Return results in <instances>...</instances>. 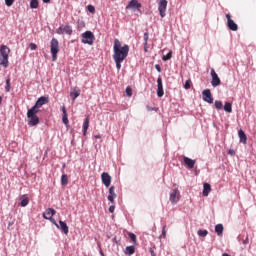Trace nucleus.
Here are the masks:
<instances>
[{
    "instance_id": "a19ab883",
    "label": "nucleus",
    "mask_w": 256,
    "mask_h": 256,
    "mask_svg": "<svg viewBox=\"0 0 256 256\" xmlns=\"http://www.w3.org/2000/svg\"><path fill=\"white\" fill-rule=\"evenodd\" d=\"M88 11H89V13H95V6L88 5Z\"/></svg>"
},
{
    "instance_id": "4468645a",
    "label": "nucleus",
    "mask_w": 256,
    "mask_h": 256,
    "mask_svg": "<svg viewBox=\"0 0 256 256\" xmlns=\"http://www.w3.org/2000/svg\"><path fill=\"white\" fill-rule=\"evenodd\" d=\"M179 197H180L179 190L174 189V190L170 193V201H171V203H177V202L179 201Z\"/></svg>"
},
{
    "instance_id": "37998d69",
    "label": "nucleus",
    "mask_w": 256,
    "mask_h": 256,
    "mask_svg": "<svg viewBox=\"0 0 256 256\" xmlns=\"http://www.w3.org/2000/svg\"><path fill=\"white\" fill-rule=\"evenodd\" d=\"M48 221H51V223H53V225H55V227H57V229H59V225H58L57 221H55L54 218H51Z\"/></svg>"
},
{
    "instance_id": "b1692460",
    "label": "nucleus",
    "mask_w": 256,
    "mask_h": 256,
    "mask_svg": "<svg viewBox=\"0 0 256 256\" xmlns=\"http://www.w3.org/2000/svg\"><path fill=\"white\" fill-rule=\"evenodd\" d=\"M224 111H226V113H233V105L230 102H226L224 105Z\"/></svg>"
},
{
    "instance_id": "3c124183",
    "label": "nucleus",
    "mask_w": 256,
    "mask_h": 256,
    "mask_svg": "<svg viewBox=\"0 0 256 256\" xmlns=\"http://www.w3.org/2000/svg\"><path fill=\"white\" fill-rule=\"evenodd\" d=\"M43 3H51V0H42Z\"/></svg>"
},
{
    "instance_id": "0eeeda50",
    "label": "nucleus",
    "mask_w": 256,
    "mask_h": 256,
    "mask_svg": "<svg viewBox=\"0 0 256 256\" xmlns=\"http://www.w3.org/2000/svg\"><path fill=\"white\" fill-rule=\"evenodd\" d=\"M47 103H49V97L41 96L40 98H38L32 109L39 111L40 107H43V105H47Z\"/></svg>"
},
{
    "instance_id": "4be33fe9",
    "label": "nucleus",
    "mask_w": 256,
    "mask_h": 256,
    "mask_svg": "<svg viewBox=\"0 0 256 256\" xmlns=\"http://www.w3.org/2000/svg\"><path fill=\"white\" fill-rule=\"evenodd\" d=\"M87 129H89V116L86 117L83 123V135H87Z\"/></svg>"
},
{
    "instance_id": "4d7b16f0",
    "label": "nucleus",
    "mask_w": 256,
    "mask_h": 256,
    "mask_svg": "<svg viewBox=\"0 0 256 256\" xmlns=\"http://www.w3.org/2000/svg\"><path fill=\"white\" fill-rule=\"evenodd\" d=\"M100 253H101V255H103V256H104L103 251H101Z\"/></svg>"
},
{
    "instance_id": "1a4fd4ad",
    "label": "nucleus",
    "mask_w": 256,
    "mask_h": 256,
    "mask_svg": "<svg viewBox=\"0 0 256 256\" xmlns=\"http://www.w3.org/2000/svg\"><path fill=\"white\" fill-rule=\"evenodd\" d=\"M167 0H160L158 3V11L160 13V16L165 17L167 14L165 13L167 11Z\"/></svg>"
},
{
    "instance_id": "2eb2a0df",
    "label": "nucleus",
    "mask_w": 256,
    "mask_h": 256,
    "mask_svg": "<svg viewBox=\"0 0 256 256\" xmlns=\"http://www.w3.org/2000/svg\"><path fill=\"white\" fill-rule=\"evenodd\" d=\"M116 198L117 194L115 193V186H111L109 188L108 201H110V203H114Z\"/></svg>"
},
{
    "instance_id": "4c0bfd02",
    "label": "nucleus",
    "mask_w": 256,
    "mask_h": 256,
    "mask_svg": "<svg viewBox=\"0 0 256 256\" xmlns=\"http://www.w3.org/2000/svg\"><path fill=\"white\" fill-rule=\"evenodd\" d=\"M128 235H129L131 241H133V243H136L137 236L134 233H129Z\"/></svg>"
},
{
    "instance_id": "423d86ee",
    "label": "nucleus",
    "mask_w": 256,
    "mask_h": 256,
    "mask_svg": "<svg viewBox=\"0 0 256 256\" xmlns=\"http://www.w3.org/2000/svg\"><path fill=\"white\" fill-rule=\"evenodd\" d=\"M58 35H73V28L69 25H60V27L56 30Z\"/></svg>"
},
{
    "instance_id": "2f4dec72",
    "label": "nucleus",
    "mask_w": 256,
    "mask_h": 256,
    "mask_svg": "<svg viewBox=\"0 0 256 256\" xmlns=\"http://www.w3.org/2000/svg\"><path fill=\"white\" fill-rule=\"evenodd\" d=\"M214 105H215L216 109H218V110L223 109V102H221L219 100H216Z\"/></svg>"
},
{
    "instance_id": "5701e85b",
    "label": "nucleus",
    "mask_w": 256,
    "mask_h": 256,
    "mask_svg": "<svg viewBox=\"0 0 256 256\" xmlns=\"http://www.w3.org/2000/svg\"><path fill=\"white\" fill-rule=\"evenodd\" d=\"M79 95H81V90L74 89L70 92V97H72L73 101H75Z\"/></svg>"
},
{
    "instance_id": "a878e982",
    "label": "nucleus",
    "mask_w": 256,
    "mask_h": 256,
    "mask_svg": "<svg viewBox=\"0 0 256 256\" xmlns=\"http://www.w3.org/2000/svg\"><path fill=\"white\" fill-rule=\"evenodd\" d=\"M135 253V246H127L125 249L126 255H133Z\"/></svg>"
},
{
    "instance_id": "58836bf2",
    "label": "nucleus",
    "mask_w": 256,
    "mask_h": 256,
    "mask_svg": "<svg viewBox=\"0 0 256 256\" xmlns=\"http://www.w3.org/2000/svg\"><path fill=\"white\" fill-rule=\"evenodd\" d=\"M184 89H191V81L187 80L184 84Z\"/></svg>"
},
{
    "instance_id": "dca6fc26",
    "label": "nucleus",
    "mask_w": 256,
    "mask_h": 256,
    "mask_svg": "<svg viewBox=\"0 0 256 256\" xmlns=\"http://www.w3.org/2000/svg\"><path fill=\"white\" fill-rule=\"evenodd\" d=\"M183 161H184L185 165H187L188 169H193V167H195V163H196L195 160H193L187 156H184Z\"/></svg>"
},
{
    "instance_id": "f257e3e1",
    "label": "nucleus",
    "mask_w": 256,
    "mask_h": 256,
    "mask_svg": "<svg viewBox=\"0 0 256 256\" xmlns=\"http://www.w3.org/2000/svg\"><path fill=\"white\" fill-rule=\"evenodd\" d=\"M113 59L116 64V69L118 71L121 70V63L127 59L129 55V45L125 44L124 46L121 44V41L119 39L114 40L113 45Z\"/></svg>"
},
{
    "instance_id": "ddd939ff",
    "label": "nucleus",
    "mask_w": 256,
    "mask_h": 256,
    "mask_svg": "<svg viewBox=\"0 0 256 256\" xmlns=\"http://www.w3.org/2000/svg\"><path fill=\"white\" fill-rule=\"evenodd\" d=\"M101 179H102V183H103V185H105V187H110L112 178H111V175H109V173L103 172L101 174Z\"/></svg>"
},
{
    "instance_id": "6ab92c4d",
    "label": "nucleus",
    "mask_w": 256,
    "mask_h": 256,
    "mask_svg": "<svg viewBox=\"0 0 256 256\" xmlns=\"http://www.w3.org/2000/svg\"><path fill=\"white\" fill-rule=\"evenodd\" d=\"M59 229L62 231L64 235L69 234V226H67V223H65L64 221H59Z\"/></svg>"
},
{
    "instance_id": "ea45409f",
    "label": "nucleus",
    "mask_w": 256,
    "mask_h": 256,
    "mask_svg": "<svg viewBox=\"0 0 256 256\" xmlns=\"http://www.w3.org/2000/svg\"><path fill=\"white\" fill-rule=\"evenodd\" d=\"M13 3H15V0H5V5H7V7H11Z\"/></svg>"
},
{
    "instance_id": "cd10ccee",
    "label": "nucleus",
    "mask_w": 256,
    "mask_h": 256,
    "mask_svg": "<svg viewBox=\"0 0 256 256\" xmlns=\"http://www.w3.org/2000/svg\"><path fill=\"white\" fill-rule=\"evenodd\" d=\"M39 7V0H31L30 1V8L37 9Z\"/></svg>"
},
{
    "instance_id": "09e8293b",
    "label": "nucleus",
    "mask_w": 256,
    "mask_h": 256,
    "mask_svg": "<svg viewBox=\"0 0 256 256\" xmlns=\"http://www.w3.org/2000/svg\"><path fill=\"white\" fill-rule=\"evenodd\" d=\"M150 253H151V256H155V251H153L152 248H150Z\"/></svg>"
},
{
    "instance_id": "a211bd4d",
    "label": "nucleus",
    "mask_w": 256,
    "mask_h": 256,
    "mask_svg": "<svg viewBox=\"0 0 256 256\" xmlns=\"http://www.w3.org/2000/svg\"><path fill=\"white\" fill-rule=\"evenodd\" d=\"M55 213H57V211H55V209L53 208H48L44 213H43V217L44 219H51L53 217V215H55Z\"/></svg>"
},
{
    "instance_id": "f704fd0d",
    "label": "nucleus",
    "mask_w": 256,
    "mask_h": 256,
    "mask_svg": "<svg viewBox=\"0 0 256 256\" xmlns=\"http://www.w3.org/2000/svg\"><path fill=\"white\" fill-rule=\"evenodd\" d=\"M126 94L128 97L133 96V89L131 88V86L126 87Z\"/></svg>"
},
{
    "instance_id": "c9c22d12",
    "label": "nucleus",
    "mask_w": 256,
    "mask_h": 256,
    "mask_svg": "<svg viewBox=\"0 0 256 256\" xmlns=\"http://www.w3.org/2000/svg\"><path fill=\"white\" fill-rule=\"evenodd\" d=\"M161 237L165 239L167 237V225H164L162 228V234Z\"/></svg>"
},
{
    "instance_id": "393cba45",
    "label": "nucleus",
    "mask_w": 256,
    "mask_h": 256,
    "mask_svg": "<svg viewBox=\"0 0 256 256\" xmlns=\"http://www.w3.org/2000/svg\"><path fill=\"white\" fill-rule=\"evenodd\" d=\"M223 224H217L215 226V233H217V235H223Z\"/></svg>"
},
{
    "instance_id": "412c9836",
    "label": "nucleus",
    "mask_w": 256,
    "mask_h": 256,
    "mask_svg": "<svg viewBox=\"0 0 256 256\" xmlns=\"http://www.w3.org/2000/svg\"><path fill=\"white\" fill-rule=\"evenodd\" d=\"M209 193H211V184L204 183L203 185V196L209 197Z\"/></svg>"
},
{
    "instance_id": "aec40b11",
    "label": "nucleus",
    "mask_w": 256,
    "mask_h": 256,
    "mask_svg": "<svg viewBox=\"0 0 256 256\" xmlns=\"http://www.w3.org/2000/svg\"><path fill=\"white\" fill-rule=\"evenodd\" d=\"M238 137L240 139V143H243L244 145H247V134H245V131L240 129L238 131Z\"/></svg>"
},
{
    "instance_id": "864d4df0",
    "label": "nucleus",
    "mask_w": 256,
    "mask_h": 256,
    "mask_svg": "<svg viewBox=\"0 0 256 256\" xmlns=\"http://www.w3.org/2000/svg\"><path fill=\"white\" fill-rule=\"evenodd\" d=\"M229 153H230V155H233V150H230Z\"/></svg>"
},
{
    "instance_id": "603ef678",
    "label": "nucleus",
    "mask_w": 256,
    "mask_h": 256,
    "mask_svg": "<svg viewBox=\"0 0 256 256\" xmlns=\"http://www.w3.org/2000/svg\"><path fill=\"white\" fill-rule=\"evenodd\" d=\"M144 51L147 53V45H144Z\"/></svg>"
},
{
    "instance_id": "49530a36",
    "label": "nucleus",
    "mask_w": 256,
    "mask_h": 256,
    "mask_svg": "<svg viewBox=\"0 0 256 256\" xmlns=\"http://www.w3.org/2000/svg\"><path fill=\"white\" fill-rule=\"evenodd\" d=\"M109 212L110 213H115V206L114 205L109 207Z\"/></svg>"
},
{
    "instance_id": "6e6d98bb",
    "label": "nucleus",
    "mask_w": 256,
    "mask_h": 256,
    "mask_svg": "<svg viewBox=\"0 0 256 256\" xmlns=\"http://www.w3.org/2000/svg\"><path fill=\"white\" fill-rule=\"evenodd\" d=\"M3 101V98L0 96V103Z\"/></svg>"
},
{
    "instance_id": "7ed1b4c3",
    "label": "nucleus",
    "mask_w": 256,
    "mask_h": 256,
    "mask_svg": "<svg viewBox=\"0 0 256 256\" xmlns=\"http://www.w3.org/2000/svg\"><path fill=\"white\" fill-rule=\"evenodd\" d=\"M39 113V110H35V108H31L27 112V118H28V125L30 127H35V125H39V117L37 114Z\"/></svg>"
},
{
    "instance_id": "c03bdc74",
    "label": "nucleus",
    "mask_w": 256,
    "mask_h": 256,
    "mask_svg": "<svg viewBox=\"0 0 256 256\" xmlns=\"http://www.w3.org/2000/svg\"><path fill=\"white\" fill-rule=\"evenodd\" d=\"M243 245H249V236L246 237V239H244L242 241Z\"/></svg>"
},
{
    "instance_id": "e433bc0d",
    "label": "nucleus",
    "mask_w": 256,
    "mask_h": 256,
    "mask_svg": "<svg viewBox=\"0 0 256 256\" xmlns=\"http://www.w3.org/2000/svg\"><path fill=\"white\" fill-rule=\"evenodd\" d=\"M143 39H144V45H148V43H149V32L144 33Z\"/></svg>"
},
{
    "instance_id": "72a5a7b5",
    "label": "nucleus",
    "mask_w": 256,
    "mask_h": 256,
    "mask_svg": "<svg viewBox=\"0 0 256 256\" xmlns=\"http://www.w3.org/2000/svg\"><path fill=\"white\" fill-rule=\"evenodd\" d=\"M171 57H173V52H168L167 55L163 56L162 59L164 61H169V59H171Z\"/></svg>"
},
{
    "instance_id": "c756f323",
    "label": "nucleus",
    "mask_w": 256,
    "mask_h": 256,
    "mask_svg": "<svg viewBox=\"0 0 256 256\" xmlns=\"http://www.w3.org/2000/svg\"><path fill=\"white\" fill-rule=\"evenodd\" d=\"M199 237H207V235H209V231L207 230H198L197 232Z\"/></svg>"
},
{
    "instance_id": "a18cd8bd",
    "label": "nucleus",
    "mask_w": 256,
    "mask_h": 256,
    "mask_svg": "<svg viewBox=\"0 0 256 256\" xmlns=\"http://www.w3.org/2000/svg\"><path fill=\"white\" fill-rule=\"evenodd\" d=\"M62 113L63 115H67V108L65 107V105L62 106Z\"/></svg>"
},
{
    "instance_id": "39448f33",
    "label": "nucleus",
    "mask_w": 256,
    "mask_h": 256,
    "mask_svg": "<svg viewBox=\"0 0 256 256\" xmlns=\"http://www.w3.org/2000/svg\"><path fill=\"white\" fill-rule=\"evenodd\" d=\"M82 43L85 45H93L95 43V35L91 31H86L81 34Z\"/></svg>"
},
{
    "instance_id": "9b49d317",
    "label": "nucleus",
    "mask_w": 256,
    "mask_h": 256,
    "mask_svg": "<svg viewBox=\"0 0 256 256\" xmlns=\"http://www.w3.org/2000/svg\"><path fill=\"white\" fill-rule=\"evenodd\" d=\"M163 95H165V91L163 90V79L159 76L157 79V96L163 97Z\"/></svg>"
},
{
    "instance_id": "c85d7f7f",
    "label": "nucleus",
    "mask_w": 256,
    "mask_h": 256,
    "mask_svg": "<svg viewBox=\"0 0 256 256\" xmlns=\"http://www.w3.org/2000/svg\"><path fill=\"white\" fill-rule=\"evenodd\" d=\"M5 91H6V93H9V91H11V78H8L6 80Z\"/></svg>"
},
{
    "instance_id": "bb28decb",
    "label": "nucleus",
    "mask_w": 256,
    "mask_h": 256,
    "mask_svg": "<svg viewBox=\"0 0 256 256\" xmlns=\"http://www.w3.org/2000/svg\"><path fill=\"white\" fill-rule=\"evenodd\" d=\"M69 183V177L67 176V174H63L61 176V185L65 186Z\"/></svg>"
},
{
    "instance_id": "7c9ffc66",
    "label": "nucleus",
    "mask_w": 256,
    "mask_h": 256,
    "mask_svg": "<svg viewBox=\"0 0 256 256\" xmlns=\"http://www.w3.org/2000/svg\"><path fill=\"white\" fill-rule=\"evenodd\" d=\"M21 207H27L29 205V198L25 197L20 202Z\"/></svg>"
},
{
    "instance_id": "20e7f679",
    "label": "nucleus",
    "mask_w": 256,
    "mask_h": 256,
    "mask_svg": "<svg viewBox=\"0 0 256 256\" xmlns=\"http://www.w3.org/2000/svg\"><path fill=\"white\" fill-rule=\"evenodd\" d=\"M50 51L52 54V61H57V54L59 53V40L53 38L50 42Z\"/></svg>"
},
{
    "instance_id": "f3484780",
    "label": "nucleus",
    "mask_w": 256,
    "mask_h": 256,
    "mask_svg": "<svg viewBox=\"0 0 256 256\" xmlns=\"http://www.w3.org/2000/svg\"><path fill=\"white\" fill-rule=\"evenodd\" d=\"M126 9H141V3H139L137 0H131L126 6Z\"/></svg>"
},
{
    "instance_id": "6e6552de",
    "label": "nucleus",
    "mask_w": 256,
    "mask_h": 256,
    "mask_svg": "<svg viewBox=\"0 0 256 256\" xmlns=\"http://www.w3.org/2000/svg\"><path fill=\"white\" fill-rule=\"evenodd\" d=\"M212 77L211 85L212 87H219L221 85V79L219 78V75H217V72H215V69H211L210 73Z\"/></svg>"
},
{
    "instance_id": "8fccbe9b",
    "label": "nucleus",
    "mask_w": 256,
    "mask_h": 256,
    "mask_svg": "<svg viewBox=\"0 0 256 256\" xmlns=\"http://www.w3.org/2000/svg\"><path fill=\"white\" fill-rule=\"evenodd\" d=\"M94 138L95 139H101V135H95Z\"/></svg>"
},
{
    "instance_id": "473e14b6",
    "label": "nucleus",
    "mask_w": 256,
    "mask_h": 256,
    "mask_svg": "<svg viewBox=\"0 0 256 256\" xmlns=\"http://www.w3.org/2000/svg\"><path fill=\"white\" fill-rule=\"evenodd\" d=\"M62 123H64V125H66V127H67V125H69V118H68L67 114H63Z\"/></svg>"
},
{
    "instance_id": "79ce46f5",
    "label": "nucleus",
    "mask_w": 256,
    "mask_h": 256,
    "mask_svg": "<svg viewBox=\"0 0 256 256\" xmlns=\"http://www.w3.org/2000/svg\"><path fill=\"white\" fill-rule=\"evenodd\" d=\"M29 48L31 49V51H35V49H37V44H35V43H30V44H29Z\"/></svg>"
},
{
    "instance_id": "13d9d810",
    "label": "nucleus",
    "mask_w": 256,
    "mask_h": 256,
    "mask_svg": "<svg viewBox=\"0 0 256 256\" xmlns=\"http://www.w3.org/2000/svg\"><path fill=\"white\" fill-rule=\"evenodd\" d=\"M25 196H22L21 199H23Z\"/></svg>"
},
{
    "instance_id": "de8ad7c7",
    "label": "nucleus",
    "mask_w": 256,
    "mask_h": 256,
    "mask_svg": "<svg viewBox=\"0 0 256 256\" xmlns=\"http://www.w3.org/2000/svg\"><path fill=\"white\" fill-rule=\"evenodd\" d=\"M155 69L158 71V73H161V66L159 64L155 65Z\"/></svg>"
},
{
    "instance_id": "f8f14e48",
    "label": "nucleus",
    "mask_w": 256,
    "mask_h": 256,
    "mask_svg": "<svg viewBox=\"0 0 256 256\" xmlns=\"http://www.w3.org/2000/svg\"><path fill=\"white\" fill-rule=\"evenodd\" d=\"M203 101L206 103H213V96L211 95V90L205 89L202 92Z\"/></svg>"
},
{
    "instance_id": "9d476101",
    "label": "nucleus",
    "mask_w": 256,
    "mask_h": 256,
    "mask_svg": "<svg viewBox=\"0 0 256 256\" xmlns=\"http://www.w3.org/2000/svg\"><path fill=\"white\" fill-rule=\"evenodd\" d=\"M226 19H227V27L230 29V31H237L239 29V26L231 19V14H226Z\"/></svg>"
},
{
    "instance_id": "5fc2aeb1",
    "label": "nucleus",
    "mask_w": 256,
    "mask_h": 256,
    "mask_svg": "<svg viewBox=\"0 0 256 256\" xmlns=\"http://www.w3.org/2000/svg\"><path fill=\"white\" fill-rule=\"evenodd\" d=\"M11 225H13V222H12V223H9V224H8V227H11Z\"/></svg>"
},
{
    "instance_id": "f03ea898",
    "label": "nucleus",
    "mask_w": 256,
    "mask_h": 256,
    "mask_svg": "<svg viewBox=\"0 0 256 256\" xmlns=\"http://www.w3.org/2000/svg\"><path fill=\"white\" fill-rule=\"evenodd\" d=\"M9 53H11V49L6 45L0 46V65L7 69L9 67Z\"/></svg>"
}]
</instances>
